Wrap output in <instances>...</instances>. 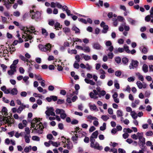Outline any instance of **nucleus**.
I'll return each instance as SVG.
<instances>
[{"instance_id":"f257e3e1","label":"nucleus","mask_w":153,"mask_h":153,"mask_svg":"<svg viewBox=\"0 0 153 153\" xmlns=\"http://www.w3.org/2000/svg\"><path fill=\"white\" fill-rule=\"evenodd\" d=\"M47 126V124L46 123H45L43 125L41 123H39V124H37L35 128L36 132L39 134H41L43 133V129L46 128Z\"/></svg>"},{"instance_id":"f03ea898","label":"nucleus","mask_w":153,"mask_h":153,"mask_svg":"<svg viewBox=\"0 0 153 153\" xmlns=\"http://www.w3.org/2000/svg\"><path fill=\"white\" fill-rule=\"evenodd\" d=\"M137 139L139 140V144L143 145L145 144V138L143 137V132H138L137 133Z\"/></svg>"},{"instance_id":"7ed1b4c3","label":"nucleus","mask_w":153,"mask_h":153,"mask_svg":"<svg viewBox=\"0 0 153 153\" xmlns=\"http://www.w3.org/2000/svg\"><path fill=\"white\" fill-rule=\"evenodd\" d=\"M139 63L137 60H132L131 63L129 66V68L130 70L136 69H137Z\"/></svg>"},{"instance_id":"20e7f679","label":"nucleus","mask_w":153,"mask_h":153,"mask_svg":"<svg viewBox=\"0 0 153 153\" xmlns=\"http://www.w3.org/2000/svg\"><path fill=\"white\" fill-rule=\"evenodd\" d=\"M55 111L56 114L60 115L61 118L63 119H65L67 116L65 111L62 109L57 108Z\"/></svg>"},{"instance_id":"39448f33","label":"nucleus","mask_w":153,"mask_h":153,"mask_svg":"<svg viewBox=\"0 0 153 153\" xmlns=\"http://www.w3.org/2000/svg\"><path fill=\"white\" fill-rule=\"evenodd\" d=\"M47 110L45 111V114L48 116L47 117V118H48L50 115L55 116L56 115L55 113L54 112V109L52 107L47 108Z\"/></svg>"},{"instance_id":"423d86ee","label":"nucleus","mask_w":153,"mask_h":153,"mask_svg":"<svg viewBox=\"0 0 153 153\" xmlns=\"http://www.w3.org/2000/svg\"><path fill=\"white\" fill-rule=\"evenodd\" d=\"M3 121L7 124L8 126H10L12 124H13L14 122V120L12 118H8V117H5L3 119Z\"/></svg>"},{"instance_id":"0eeeda50","label":"nucleus","mask_w":153,"mask_h":153,"mask_svg":"<svg viewBox=\"0 0 153 153\" xmlns=\"http://www.w3.org/2000/svg\"><path fill=\"white\" fill-rule=\"evenodd\" d=\"M31 18L32 19H39L41 16V13L39 11H36L35 12L34 11H32L31 12Z\"/></svg>"},{"instance_id":"6e6552de","label":"nucleus","mask_w":153,"mask_h":153,"mask_svg":"<svg viewBox=\"0 0 153 153\" xmlns=\"http://www.w3.org/2000/svg\"><path fill=\"white\" fill-rule=\"evenodd\" d=\"M98 95V93L96 90H94L93 92H90L89 96L91 98L94 99H97L98 98V97L97 96Z\"/></svg>"},{"instance_id":"1a4fd4ad","label":"nucleus","mask_w":153,"mask_h":153,"mask_svg":"<svg viewBox=\"0 0 153 153\" xmlns=\"http://www.w3.org/2000/svg\"><path fill=\"white\" fill-rule=\"evenodd\" d=\"M40 119H38L35 118L34 119H33L31 123V127L35 130V128L37 124H39V123L40 121Z\"/></svg>"},{"instance_id":"9d476101","label":"nucleus","mask_w":153,"mask_h":153,"mask_svg":"<svg viewBox=\"0 0 153 153\" xmlns=\"http://www.w3.org/2000/svg\"><path fill=\"white\" fill-rule=\"evenodd\" d=\"M29 105H25L22 103L20 105L17 109V113L20 114L23 110L25 108H29Z\"/></svg>"},{"instance_id":"9b49d317","label":"nucleus","mask_w":153,"mask_h":153,"mask_svg":"<svg viewBox=\"0 0 153 153\" xmlns=\"http://www.w3.org/2000/svg\"><path fill=\"white\" fill-rule=\"evenodd\" d=\"M67 142L66 141H65V142L62 141V142L66 144V147L69 150L72 149L73 147L72 143L70 142L69 140L67 139Z\"/></svg>"},{"instance_id":"f8f14e48","label":"nucleus","mask_w":153,"mask_h":153,"mask_svg":"<svg viewBox=\"0 0 153 153\" xmlns=\"http://www.w3.org/2000/svg\"><path fill=\"white\" fill-rule=\"evenodd\" d=\"M24 34H25V36L24 34H22V37L24 38V39H25V41H27L28 39H31L33 38L32 35H30L29 34H27V33L24 32Z\"/></svg>"},{"instance_id":"ddd939ff","label":"nucleus","mask_w":153,"mask_h":153,"mask_svg":"<svg viewBox=\"0 0 153 153\" xmlns=\"http://www.w3.org/2000/svg\"><path fill=\"white\" fill-rule=\"evenodd\" d=\"M93 48L96 50H100L102 47L98 42L94 43L92 44Z\"/></svg>"},{"instance_id":"4468645a","label":"nucleus","mask_w":153,"mask_h":153,"mask_svg":"<svg viewBox=\"0 0 153 153\" xmlns=\"http://www.w3.org/2000/svg\"><path fill=\"white\" fill-rule=\"evenodd\" d=\"M44 48L42 51L46 52L48 51H50L51 50V45L50 44H48L46 45H44Z\"/></svg>"},{"instance_id":"2eb2a0df","label":"nucleus","mask_w":153,"mask_h":153,"mask_svg":"<svg viewBox=\"0 0 153 153\" xmlns=\"http://www.w3.org/2000/svg\"><path fill=\"white\" fill-rule=\"evenodd\" d=\"M124 51V49L123 48H115L114 50V53H122Z\"/></svg>"},{"instance_id":"dca6fc26","label":"nucleus","mask_w":153,"mask_h":153,"mask_svg":"<svg viewBox=\"0 0 153 153\" xmlns=\"http://www.w3.org/2000/svg\"><path fill=\"white\" fill-rule=\"evenodd\" d=\"M85 52L89 53L90 52L91 50L90 48L86 45H83V50Z\"/></svg>"},{"instance_id":"f3484780","label":"nucleus","mask_w":153,"mask_h":153,"mask_svg":"<svg viewBox=\"0 0 153 153\" xmlns=\"http://www.w3.org/2000/svg\"><path fill=\"white\" fill-rule=\"evenodd\" d=\"M1 89V90L5 94H8L10 92V89H7L5 86H3L2 87Z\"/></svg>"},{"instance_id":"a211bd4d","label":"nucleus","mask_w":153,"mask_h":153,"mask_svg":"<svg viewBox=\"0 0 153 153\" xmlns=\"http://www.w3.org/2000/svg\"><path fill=\"white\" fill-rule=\"evenodd\" d=\"M81 56L82 57V58L85 61H87L91 59V57L89 55H85L84 54L82 53L81 55Z\"/></svg>"},{"instance_id":"6ab92c4d","label":"nucleus","mask_w":153,"mask_h":153,"mask_svg":"<svg viewBox=\"0 0 153 153\" xmlns=\"http://www.w3.org/2000/svg\"><path fill=\"white\" fill-rule=\"evenodd\" d=\"M98 134V132L97 131H96L95 132H94L91 136L90 137V139L92 138L94 139V138H97V136Z\"/></svg>"},{"instance_id":"aec40b11","label":"nucleus","mask_w":153,"mask_h":153,"mask_svg":"<svg viewBox=\"0 0 153 153\" xmlns=\"http://www.w3.org/2000/svg\"><path fill=\"white\" fill-rule=\"evenodd\" d=\"M15 0H10L11 2L4 4L7 9H9L11 6V4L14 3Z\"/></svg>"},{"instance_id":"412c9836","label":"nucleus","mask_w":153,"mask_h":153,"mask_svg":"<svg viewBox=\"0 0 153 153\" xmlns=\"http://www.w3.org/2000/svg\"><path fill=\"white\" fill-rule=\"evenodd\" d=\"M30 135H27L25 134L24 136V138L25 140V142L27 143H29L30 142Z\"/></svg>"},{"instance_id":"4be33fe9","label":"nucleus","mask_w":153,"mask_h":153,"mask_svg":"<svg viewBox=\"0 0 153 153\" xmlns=\"http://www.w3.org/2000/svg\"><path fill=\"white\" fill-rule=\"evenodd\" d=\"M94 148L100 150L103 149L102 147L101 146H100L99 144L97 142H96Z\"/></svg>"},{"instance_id":"5701e85b","label":"nucleus","mask_w":153,"mask_h":153,"mask_svg":"<svg viewBox=\"0 0 153 153\" xmlns=\"http://www.w3.org/2000/svg\"><path fill=\"white\" fill-rule=\"evenodd\" d=\"M78 136L77 134H75V135L73 136L72 137V139L73 142L75 143H76V141L78 140Z\"/></svg>"},{"instance_id":"b1692460","label":"nucleus","mask_w":153,"mask_h":153,"mask_svg":"<svg viewBox=\"0 0 153 153\" xmlns=\"http://www.w3.org/2000/svg\"><path fill=\"white\" fill-rule=\"evenodd\" d=\"M139 100H135L134 102L132 103L131 106L133 108L136 107V105L139 104Z\"/></svg>"},{"instance_id":"393cba45","label":"nucleus","mask_w":153,"mask_h":153,"mask_svg":"<svg viewBox=\"0 0 153 153\" xmlns=\"http://www.w3.org/2000/svg\"><path fill=\"white\" fill-rule=\"evenodd\" d=\"M121 121L124 123L126 125H128L129 123V121L127 119L124 120L123 117H121L120 118Z\"/></svg>"},{"instance_id":"a878e982","label":"nucleus","mask_w":153,"mask_h":153,"mask_svg":"<svg viewBox=\"0 0 153 153\" xmlns=\"http://www.w3.org/2000/svg\"><path fill=\"white\" fill-rule=\"evenodd\" d=\"M131 115L132 117L134 119H135L137 117V113L134 111H131Z\"/></svg>"},{"instance_id":"bb28decb","label":"nucleus","mask_w":153,"mask_h":153,"mask_svg":"<svg viewBox=\"0 0 153 153\" xmlns=\"http://www.w3.org/2000/svg\"><path fill=\"white\" fill-rule=\"evenodd\" d=\"M37 89L40 92H43L44 94L47 93V91L45 89H43L41 87L39 86L37 87Z\"/></svg>"},{"instance_id":"cd10ccee","label":"nucleus","mask_w":153,"mask_h":153,"mask_svg":"<svg viewBox=\"0 0 153 153\" xmlns=\"http://www.w3.org/2000/svg\"><path fill=\"white\" fill-rule=\"evenodd\" d=\"M87 118L88 120V121L90 123H91L92 122V120L97 119L96 117H93L91 115H89L87 116Z\"/></svg>"},{"instance_id":"c85d7f7f","label":"nucleus","mask_w":153,"mask_h":153,"mask_svg":"<svg viewBox=\"0 0 153 153\" xmlns=\"http://www.w3.org/2000/svg\"><path fill=\"white\" fill-rule=\"evenodd\" d=\"M117 116L118 117H122L123 116V113L122 111L120 110H118L116 112Z\"/></svg>"},{"instance_id":"c756f323","label":"nucleus","mask_w":153,"mask_h":153,"mask_svg":"<svg viewBox=\"0 0 153 153\" xmlns=\"http://www.w3.org/2000/svg\"><path fill=\"white\" fill-rule=\"evenodd\" d=\"M29 78V77L28 76H25L23 77V81L26 85H28L29 84V82L28 80Z\"/></svg>"},{"instance_id":"7c9ffc66","label":"nucleus","mask_w":153,"mask_h":153,"mask_svg":"<svg viewBox=\"0 0 153 153\" xmlns=\"http://www.w3.org/2000/svg\"><path fill=\"white\" fill-rule=\"evenodd\" d=\"M18 93V91L16 88H13L11 90H10V92L11 94L12 95H16Z\"/></svg>"},{"instance_id":"2f4dec72","label":"nucleus","mask_w":153,"mask_h":153,"mask_svg":"<svg viewBox=\"0 0 153 153\" xmlns=\"http://www.w3.org/2000/svg\"><path fill=\"white\" fill-rule=\"evenodd\" d=\"M33 96L35 97H38L40 99H42L44 97L40 94H37L36 93H34L33 94Z\"/></svg>"},{"instance_id":"473e14b6","label":"nucleus","mask_w":153,"mask_h":153,"mask_svg":"<svg viewBox=\"0 0 153 153\" xmlns=\"http://www.w3.org/2000/svg\"><path fill=\"white\" fill-rule=\"evenodd\" d=\"M89 106L91 111L95 110L97 109L96 106L95 105H92L90 103L89 104Z\"/></svg>"},{"instance_id":"72a5a7b5","label":"nucleus","mask_w":153,"mask_h":153,"mask_svg":"<svg viewBox=\"0 0 153 153\" xmlns=\"http://www.w3.org/2000/svg\"><path fill=\"white\" fill-rule=\"evenodd\" d=\"M22 30H23L24 31V33L25 32V33L27 32V33H30L31 35H33L32 32H31L30 31L27 30V27H23L22 28Z\"/></svg>"},{"instance_id":"f704fd0d","label":"nucleus","mask_w":153,"mask_h":153,"mask_svg":"<svg viewBox=\"0 0 153 153\" xmlns=\"http://www.w3.org/2000/svg\"><path fill=\"white\" fill-rule=\"evenodd\" d=\"M73 30L75 31L76 33H80V30L75 26H74L72 29Z\"/></svg>"},{"instance_id":"c9c22d12","label":"nucleus","mask_w":153,"mask_h":153,"mask_svg":"<svg viewBox=\"0 0 153 153\" xmlns=\"http://www.w3.org/2000/svg\"><path fill=\"white\" fill-rule=\"evenodd\" d=\"M123 132L124 133H130L133 132V130L129 128H124L123 129Z\"/></svg>"},{"instance_id":"e433bc0d","label":"nucleus","mask_w":153,"mask_h":153,"mask_svg":"<svg viewBox=\"0 0 153 153\" xmlns=\"http://www.w3.org/2000/svg\"><path fill=\"white\" fill-rule=\"evenodd\" d=\"M123 48L124 49V51H125L128 53H130V51L129 49V47L126 45H124Z\"/></svg>"},{"instance_id":"4c0bfd02","label":"nucleus","mask_w":153,"mask_h":153,"mask_svg":"<svg viewBox=\"0 0 153 153\" xmlns=\"http://www.w3.org/2000/svg\"><path fill=\"white\" fill-rule=\"evenodd\" d=\"M79 137H81L83 136H85V132L82 131H79L77 134Z\"/></svg>"},{"instance_id":"58836bf2","label":"nucleus","mask_w":153,"mask_h":153,"mask_svg":"<svg viewBox=\"0 0 153 153\" xmlns=\"http://www.w3.org/2000/svg\"><path fill=\"white\" fill-rule=\"evenodd\" d=\"M143 70L144 72L146 73L148 71V66L146 64H144L143 66Z\"/></svg>"},{"instance_id":"ea45409f","label":"nucleus","mask_w":153,"mask_h":153,"mask_svg":"<svg viewBox=\"0 0 153 153\" xmlns=\"http://www.w3.org/2000/svg\"><path fill=\"white\" fill-rule=\"evenodd\" d=\"M128 21L132 25H134L135 22L136 21L130 18H128L127 19Z\"/></svg>"},{"instance_id":"a19ab883","label":"nucleus","mask_w":153,"mask_h":153,"mask_svg":"<svg viewBox=\"0 0 153 153\" xmlns=\"http://www.w3.org/2000/svg\"><path fill=\"white\" fill-rule=\"evenodd\" d=\"M136 75L138 76V79L142 81H143L144 80V78L143 76L141 75L139 73H138L136 74Z\"/></svg>"},{"instance_id":"79ce46f5","label":"nucleus","mask_w":153,"mask_h":153,"mask_svg":"<svg viewBox=\"0 0 153 153\" xmlns=\"http://www.w3.org/2000/svg\"><path fill=\"white\" fill-rule=\"evenodd\" d=\"M90 140L91 142V146L92 148H94V147L95 143H94L95 140L94 139L91 138L90 139Z\"/></svg>"},{"instance_id":"37998d69","label":"nucleus","mask_w":153,"mask_h":153,"mask_svg":"<svg viewBox=\"0 0 153 153\" xmlns=\"http://www.w3.org/2000/svg\"><path fill=\"white\" fill-rule=\"evenodd\" d=\"M108 16L109 18H112L113 16L114 17H116L117 16L112 12H110L108 13Z\"/></svg>"},{"instance_id":"c03bdc74","label":"nucleus","mask_w":153,"mask_h":153,"mask_svg":"<svg viewBox=\"0 0 153 153\" xmlns=\"http://www.w3.org/2000/svg\"><path fill=\"white\" fill-rule=\"evenodd\" d=\"M103 30H102V33H107L108 30V27L107 25H105L102 27Z\"/></svg>"},{"instance_id":"a18cd8bd","label":"nucleus","mask_w":153,"mask_h":153,"mask_svg":"<svg viewBox=\"0 0 153 153\" xmlns=\"http://www.w3.org/2000/svg\"><path fill=\"white\" fill-rule=\"evenodd\" d=\"M128 61V59L126 57H124L122 59V62L125 65L127 64Z\"/></svg>"},{"instance_id":"49530a36","label":"nucleus","mask_w":153,"mask_h":153,"mask_svg":"<svg viewBox=\"0 0 153 153\" xmlns=\"http://www.w3.org/2000/svg\"><path fill=\"white\" fill-rule=\"evenodd\" d=\"M25 135L26 134L27 135H30V130L29 128L28 127H26L25 128Z\"/></svg>"},{"instance_id":"de8ad7c7","label":"nucleus","mask_w":153,"mask_h":153,"mask_svg":"<svg viewBox=\"0 0 153 153\" xmlns=\"http://www.w3.org/2000/svg\"><path fill=\"white\" fill-rule=\"evenodd\" d=\"M136 84L139 89H141L143 88V84L141 83V82L140 81H138L137 83Z\"/></svg>"},{"instance_id":"09e8293b","label":"nucleus","mask_w":153,"mask_h":153,"mask_svg":"<svg viewBox=\"0 0 153 153\" xmlns=\"http://www.w3.org/2000/svg\"><path fill=\"white\" fill-rule=\"evenodd\" d=\"M54 26L56 30H59V28H61L62 27L60 26V23L58 22L55 24Z\"/></svg>"},{"instance_id":"8fccbe9b","label":"nucleus","mask_w":153,"mask_h":153,"mask_svg":"<svg viewBox=\"0 0 153 153\" xmlns=\"http://www.w3.org/2000/svg\"><path fill=\"white\" fill-rule=\"evenodd\" d=\"M78 62L75 61L74 64L73 65L74 68L78 69L79 68V65L78 63Z\"/></svg>"},{"instance_id":"3c124183","label":"nucleus","mask_w":153,"mask_h":153,"mask_svg":"<svg viewBox=\"0 0 153 153\" xmlns=\"http://www.w3.org/2000/svg\"><path fill=\"white\" fill-rule=\"evenodd\" d=\"M106 128V124L104 123H103L102 126L100 127V129L102 131H103Z\"/></svg>"},{"instance_id":"603ef678","label":"nucleus","mask_w":153,"mask_h":153,"mask_svg":"<svg viewBox=\"0 0 153 153\" xmlns=\"http://www.w3.org/2000/svg\"><path fill=\"white\" fill-rule=\"evenodd\" d=\"M101 118L104 121H106L109 119L108 116L106 115H102Z\"/></svg>"},{"instance_id":"864d4df0","label":"nucleus","mask_w":153,"mask_h":153,"mask_svg":"<svg viewBox=\"0 0 153 153\" xmlns=\"http://www.w3.org/2000/svg\"><path fill=\"white\" fill-rule=\"evenodd\" d=\"M3 115H6L7 112V109L5 107H3L1 111Z\"/></svg>"},{"instance_id":"5fc2aeb1","label":"nucleus","mask_w":153,"mask_h":153,"mask_svg":"<svg viewBox=\"0 0 153 153\" xmlns=\"http://www.w3.org/2000/svg\"><path fill=\"white\" fill-rule=\"evenodd\" d=\"M19 58L22 60L24 61L28 62V60L26 59L24 56L22 55H20L19 56Z\"/></svg>"},{"instance_id":"6e6d98bb","label":"nucleus","mask_w":153,"mask_h":153,"mask_svg":"<svg viewBox=\"0 0 153 153\" xmlns=\"http://www.w3.org/2000/svg\"><path fill=\"white\" fill-rule=\"evenodd\" d=\"M126 23H124L122 24V25L124 27V29L126 31H128L129 30V27L128 26H126Z\"/></svg>"},{"instance_id":"4d7b16f0","label":"nucleus","mask_w":153,"mask_h":153,"mask_svg":"<svg viewBox=\"0 0 153 153\" xmlns=\"http://www.w3.org/2000/svg\"><path fill=\"white\" fill-rule=\"evenodd\" d=\"M121 74L122 73L120 71H117L115 72V75L119 77L121 76Z\"/></svg>"},{"instance_id":"13d9d810","label":"nucleus","mask_w":153,"mask_h":153,"mask_svg":"<svg viewBox=\"0 0 153 153\" xmlns=\"http://www.w3.org/2000/svg\"><path fill=\"white\" fill-rule=\"evenodd\" d=\"M107 49L106 51H109L111 52L113 51L114 49V47L112 45L110 46L109 47H107Z\"/></svg>"},{"instance_id":"bf43d9fd","label":"nucleus","mask_w":153,"mask_h":153,"mask_svg":"<svg viewBox=\"0 0 153 153\" xmlns=\"http://www.w3.org/2000/svg\"><path fill=\"white\" fill-rule=\"evenodd\" d=\"M32 139L33 140L36 141H39L40 140L39 137L36 136H32Z\"/></svg>"},{"instance_id":"052dcab7","label":"nucleus","mask_w":153,"mask_h":153,"mask_svg":"<svg viewBox=\"0 0 153 153\" xmlns=\"http://www.w3.org/2000/svg\"><path fill=\"white\" fill-rule=\"evenodd\" d=\"M114 54L111 52H110L108 54V58L110 59H112L114 57Z\"/></svg>"},{"instance_id":"680f3d73","label":"nucleus","mask_w":153,"mask_h":153,"mask_svg":"<svg viewBox=\"0 0 153 153\" xmlns=\"http://www.w3.org/2000/svg\"><path fill=\"white\" fill-rule=\"evenodd\" d=\"M100 94H98V95L99 97H101V96H104L106 94L105 91L104 90H102L100 92Z\"/></svg>"},{"instance_id":"e2e57ef3","label":"nucleus","mask_w":153,"mask_h":153,"mask_svg":"<svg viewBox=\"0 0 153 153\" xmlns=\"http://www.w3.org/2000/svg\"><path fill=\"white\" fill-rule=\"evenodd\" d=\"M42 34L45 36H47L48 35V33L47 32L46 30L44 29H42Z\"/></svg>"},{"instance_id":"0e129e2a","label":"nucleus","mask_w":153,"mask_h":153,"mask_svg":"<svg viewBox=\"0 0 153 153\" xmlns=\"http://www.w3.org/2000/svg\"><path fill=\"white\" fill-rule=\"evenodd\" d=\"M115 61L117 63H120V62L121 59L119 57H116L115 58Z\"/></svg>"},{"instance_id":"69168bd1","label":"nucleus","mask_w":153,"mask_h":153,"mask_svg":"<svg viewBox=\"0 0 153 153\" xmlns=\"http://www.w3.org/2000/svg\"><path fill=\"white\" fill-rule=\"evenodd\" d=\"M31 148V146H30L29 147L26 146L25 148V149H24V151L26 153L28 152H29V150H30V149Z\"/></svg>"},{"instance_id":"338daca9","label":"nucleus","mask_w":153,"mask_h":153,"mask_svg":"<svg viewBox=\"0 0 153 153\" xmlns=\"http://www.w3.org/2000/svg\"><path fill=\"white\" fill-rule=\"evenodd\" d=\"M1 67L3 71L5 72L6 71V69L7 68V66L4 64H1Z\"/></svg>"},{"instance_id":"774afa93","label":"nucleus","mask_w":153,"mask_h":153,"mask_svg":"<svg viewBox=\"0 0 153 153\" xmlns=\"http://www.w3.org/2000/svg\"><path fill=\"white\" fill-rule=\"evenodd\" d=\"M112 20L114 21L113 25L114 26H116L118 25V22H117V19L115 18L112 19Z\"/></svg>"}]
</instances>
